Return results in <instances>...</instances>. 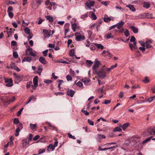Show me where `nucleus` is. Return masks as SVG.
Returning <instances> with one entry per match:
<instances>
[{
	"label": "nucleus",
	"mask_w": 155,
	"mask_h": 155,
	"mask_svg": "<svg viewBox=\"0 0 155 155\" xmlns=\"http://www.w3.org/2000/svg\"><path fill=\"white\" fill-rule=\"evenodd\" d=\"M68 137L70 138H72L73 139H76L75 137L74 136H73L71 134L69 133L68 134Z\"/></svg>",
	"instance_id": "obj_58"
},
{
	"label": "nucleus",
	"mask_w": 155,
	"mask_h": 155,
	"mask_svg": "<svg viewBox=\"0 0 155 155\" xmlns=\"http://www.w3.org/2000/svg\"><path fill=\"white\" fill-rule=\"evenodd\" d=\"M15 96H13L12 98H10L8 100H7L6 101V102L10 104L11 102H12L15 101Z\"/></svg>",
	"instance_id": "obj_25"
},
{
	"label": "nucleus",
	"mask_w": 155,
	"mask_h": 155,
	"mask_svg": "<svg viewBox=\"0 0 155 155\" xmlns=\"http://www.w3.org/2000/svg\"><path fill=\"white\" fill-rule=\"evenodd\" d=\"M86 63L88 66L90 67L93 64V62L90 60H87L86 61Z\"/></svg>",
	"instance_id": "obj_32"
},
{
	"label": "nucleus",
	"mask_w": 155,
	"mask_h": 155,
	"mask_svg": "<svg viewBox=\"0 0 155 155\" xmlns=\"http://www.w3.org/2000/svg\"><path fill=\"white\" fill-rule=\"evenodd\" d=\"M74 84H76L77 86H78L79 87H82L83 86V84L82 83L81 81H78L77 83V81H76L74 84Z\"/></svg>",
	"instance_id": "obj_22"
},
{
	"label": "nucleus",
	"mask_w": 155,
	"mask_h": 155,
	"mask_svg": "<svg viewBox=\"0 0 155 155\" xmlns=\"http://www.w3.org/2000/svg\"><path fill=\"white\" fill-rule=\"evenodd\" d=\"M124 22L123 21H120L119 22L117 23L116 25V27L118 29L121 28L124 24Z\"/></svg>",
	"instance_id": "obj_10"
},
{
	"label": "nucleus",
	"mask_w": 155,
	"mask_h": 155,
	"mask_svg": "<svg viewBox=\"0 0 155 155\" xmlns=\"http://www.w3.org/2000/svg\"><path fill=\"white\" fill-rule=\"evenodd\" d=\"M66 78L67 80L68 81H71L72 79V77L69 75H68L66 77Z\"/></svg>",
	"instance_id": "obj_40"
},
{
	"label": "nucleus",
	"mask_w": 155,
	"mask_h": 155,
	"mask_svg": "<svg viewBox=\"0 0 155 155\" xmlns=\"http://www.w3.org/2000/svg\"><path fill=\"white\" fill-rule=\"evenodd\" d=\"M38 76H35L33 78V82L34 84V87L36 88L38 86Z\"/></svg>",
	"instance_id": "obj_12"
},
{
	"label": "nucleus",
	"mask_w": 155,
	"mask_h": 155,
	"mask_svg": "<svg viewBox=\"0 0 155 155\" xmlns=\"http://www.w3.org/2000/svg\"><path fill=\"white\" fill-rule=\"evenodd\" d=\"M17 42L14 41H12L11 42V45L12 46H15L17 45Z\"/></svg>",
	"instance_id": "obj_53"
},
{
	"label": "nucleus",
	"mask_w": 155,
	"mask_h": 155,
	"mask_svg": "<svg viewBox=\"0 0 155 155\" xmlns=\"http://www.w3.org/2000/svg\"><path fill=\"white\" fill-rule=\"evenodd\" d=\"M152 43V41L150 40H149L145 41V45H146L147 48H150L151 47V46L150 44Z\"/></svg>",
	"instance_id": "obj_15"
},
{
	"label": "nucleus",
	"mask_w": 155,
	"mask_h": 155,
	"mask_svg": "<svg viewBox=\"0 0 155 155\" xmlns=\"http://www.w3.org/2000/svg\"><path fill=\"white\" fill-rule=\"evenodd\" d=\"M14 30L10 28L9 31H7V35L8 36L11 35L13 33H14Z\"/></svg>",
	"instance_id": "obj_23"
},
{
	"label": "nucleus",
	"mask_w": 155,
	"mask_h": 155,
	"mask_svg": "<svg viewBox=\"0 0 155 155\" xmlns=\"http://www.w3.org/2000/svg\"><path fill=\"white\" fill-rule=\"evenodd\" d=\"M30 128L33 130H36L37 129L36 124H33L31 123L30 124Z\"/></svg>",
	"instance_id": "obj_19"
},
{
	"label": "nucleus",
	"mask_w": 155,
	"mask_h": 155,
	"mask_svg": "<svg viewBox=\"0 0 155 155\" xmlns=\"http://www.w3.org/2000/svg\"><path fill=\"white\" fill-rule=\"evenodd\" d=\"M113 38V36L112 35V34L111 33L109 34L106 35V38L107 39L112 38Z\"/></svg>",
	"instance_id": "obj_39"
},
{
	"label": "nucleus",
	"mask_w": 155,
	"mask_h": 155,
	"mask_svg": "<svg viewBox=\"0 0 155 155\" xmlns=\"http://www.w3.org/2000/svg\"><path fill=\"white\" fill-rule=\"evenodd\" d=\"M46 19L48 20L50 23H52L54 18L51 15H47L45 16Z\"/></svg>",
	"instance_id": "obj_17"
},
{
	"label": "nucleus",
	"mask_w": 155,
	"mask_h": 155,
	"mask_svg": "<svg viewBox=\"0 0 155 155\" xmlns=\"http://www.w3.org/2000/svg\"><path fill=\"white\" fill-rule=\"evenodd\" d=\"M8 16L9 17L11 18H12L13 17V14L12 12H8Z\"/></svg>",
	"instance_id": "obj_64"
},
{
	"label": "nucleus",
	"mask_w": 155,
	"mask_h": 155,
	"mask_svg": "<svg viewBox=\"0 0 155 155\" xmlns=\"http://www.w3.org/2000/svg\"><path fill=\"white\" fill-rule=\"evenodd\" d=\"M135 38L134 36H132L131 37V39H130V41L131 42H134V41H135Z\"/></svg>",
	"instance_id": "obj_60"
},
{
	"label": "nucleus",
	"mask_w": 155,
	"mask_h": 155,
	"mask_svg": "<svg viewBox=\"0 0 155 155\" xmlns=\"http://www.w3.org/2000/svg\"><path fill=\"white\" fill-rule=\"evenodd\" d=\"M155 96L154 97H152L149 98L147 99V100L149 102H151L155 98Z\"/></svg>",
	"instance_id": "obj_55"
},
{
	"label": "nucleus",
	"mask_w": 155,
	"mask_h": 155,
	"mask_svg": "<svg viewBox=\"0 0 155 155\" xmlns=\"http://www.w3.org/2000/svg\"><path fill=\"white\" fill-rule=\"evenodd\" d=\"M32 51V48L30 47V46H29L27 49H26L25 51V54L26 55H28V52H31V51Z\"/></svg>",
	"instance_id": "obj_28"
},
{
	"label": "nucleus",
	"mask_w": 155,
	"mask_h": 155,
	"mask_svg": "<svg viewBox=\"0 0 155 155\" xmlns=\"http://www.w3.org/2000/svg\"><path fill=\"white\" fill-rule=\"evenodd\" d=\"M129 45L131 51H133V48L135 49H136L137 48V43L136 41H134L133 43V44L130 43L129 44Z\"/></svg>",
	"instance_id": "obj_8"
},
{
	"label": "nucleus",
	"mask_w": 155,
	"mask_h": 155,
	"mask_svg": "<svg viewBox=\"0 0 155 155\" xmlns=\"http://www.w3.org/2000/svg\"><path fill=\"white\" fill-rule=\"evenodd\" d=\"M84 108L81 110V111L83 112L86 115H89V113L87 111L84 110Z\"/></svg>",
	"instance_id": "obj_49"
},
{
	"label": "nucleus",
	"mask_w": 155,
	"mask_h": 155,
	"mask_svg": "<svg viewBox=\"0 0 155 155\" xmlns=\"http://www.w3.org/2000/svg\"><path fill=\"white\" fill-rule=\"evenodd\" d=\"M95 45L98 48H100L101 49H104V47L101 44H98L96 43Z\"/></svg>",
	"instance_id": "obj_31"
},
{
	"label": "nucleus",
	"mask_w": 155,
	"mask_h": 155,
	"mask_svg": "<svg viewBox=\"0 0 155 155\" xmlns=\"http://www.w3.org/2000/svg\"><path fill=\"white\" fill-rule=\"evenodd\" d=\"M51 30H50V32H49L48 31L47 29H44L43 30V32L44 33V36L45 38H48L50 36V32Z\"/></svg>",
	"instance_id": "obj_7"
},
{
	"label": "nucleus",
	"mask_w": 155,
	"mask_h": 155,
	"mask_svg": "<svg viewBox=\"0 0 155 155\" xmlns=\"http://www.w3.org/2000/svg\"><path fill=\"white\" fill-rule=\"evenodd\" d=\"M13 75L14 76L16 84H18L22 80L23 77V75H19L17 74L16 73H14Z\"/></svg>",
	"instance_id": "obj_1"
},
{
	"label": "nucleus",
	"mask_w": 155,
	"mask_h": 155,
	"mask_svg": "<svg viewBox=\"0 0 155 155\" xmlns=\"http://www.w3.org/2000/svg\"><path fill=\"white\" fill-rule=\"evenodd\" d=\"M101 64L100 61L97 59H96L94 61V63L92 66V68L94 71H95L98 68L100 65Z\"/></svg>",
	"instance_id": "obj_5"
},
{
	"label": "nucleus",
	"mask_w": 155,
	"mask_h": 155,
	"mask_svg": "<svg viewBox=\"0 0 155 155\" xmlns=\"http://www.w3.org/2000/svg\"><path fill=\"white\" fill-rule=\"evenodd\" d=\"M24 31L27 34H30L31 33L30 30L28 27H26L25 28Z\"/></svg>",
	"instance_id": "obj_33"
},
{
	"label": "nucleus",
	"mask_w": 155,
	"mask_h": 155,
	"mask_svg": "<svg viewBox=\"0 0 155 155\" xmlns=\"http://www.w3.org/2000/svg\"><path fill=\"white\" fill-rule=\"evenodd\" d=\"M77 25L76 23H74L72 25V28L73 30V31L74 32H75L76 31V28Z\"/></svg>",
	"instance_id": "obj_38"
},
{
	"label": "nucleus",
	"mask_w": 155,
	"mask_h": 155,
	"mask_svg": "<svg viewBox=\"0 0 155 155\" xmlns=\"http://www.w3.org/2000/svg\"><path fill=\"white\" fill-rule=\"evenodd\" d=\"M51 8H49V10H51L52 9V7H53V8L54 9V7L56 5V4L55 2H51L50 4Z\"/></svg>",
	"instance_id": "obj_36"
},
{
	"label": "nucleus",
	"mask_w": 155,
	"mask_h": 155,
	"mask_svg": "<svg viewBox=\"0 0 155 155\" xmlns=\"http://www.w3.org/2000/svg\"><path fill=\"white\" fill-rule=\"evenodd\" d=\"M5 82L7 83L5 85L7 87H11L13 85L12 80V78L5 79Z\"/></svg>",
	"instance_id": "obj_4"
},
{
	"label": "nucleus",
	"mask_w": 155,
	"mask_h": 155,
	"mask_svg": "<svg viewBox=\"0 0 155 155\" xmlns=\"http://www.w3.org/2000/svg\"><path fill=\"white\" fill-rule=\"evenodd\" d=\"M55 147L53 144H50L47 147V150L48 151H52L54 149Z\"/></svg>",
	"instance_id": "obj_18"
},
{
	"label": "nucleus",
	"mask_w": 155,
	"mask_h": 155,
	"mask_svg": "<svg viewBox=\"0 0 155 155\" xmlns=\"http://www.w3.org/2000/svg\"><path fill=\"white\" fill-rule=\"evenodd\" d=\"M52 82V81L50 80H46L44 81V82L47 84H49L50 83H51Z\"/></svg>",
	"instance_id": "obj_61"
},
{
	"label": "nucleus",
	"mask_w": 155,
	"mask_h": 155,
	"mask_svg": "<svg viewBox=\"0 0 155 155\" xmlns=\"http://www.w3.org/2000/svg\"><path fill=\"white\" fill-rule=\"evenodd\" d=\"M76 36L75 40L78 41L84 40L85 39L84 36H82L79 33H76L75 34Z\"/></svg>",
	"instance_id": "obj_2"
},
{
	"label": "nucleus",
	"mask_w": 155,
	"mask_h": 155,
	"mask_svg": "<svg viewBox=\"0 0 155 155\" xmlns=\"http://www.w3.org/2000/svg\"><path fill=\"white\" fill-rule=\"evenodd\" d=\"M13 55L14 57L15 58H17L18 57V54L16 52L14 51Z\"/></svg>",
	"instance_id": "obj_44"
},
{
	"label": "nucleus",
	"mask_w": 155,
	"mask_h": 155,
	"mask_svg": "<svg viewBox=\"0 0 155 155\" xmlns=\"http://www.w3.org/2000/svg\"><path fill=\"white\" fill-rule=\"evenodd\" d=\"M87 121L89 124L91 126H93L94 125V124L93 122L90 119H88L87 120Z\"/></svg>",
	"instance_id": "obj_50"
},
{
	"label": "nucleus",
	"mask_w": 155,
	"mask_h": 155,
	"mask_svg": "<svg viewBox=\"0 0 155 155\" xmlns=\"http://www.w3.org/2000/svg\"><path fill=\"white\" fill-rule=\"evenodd\" d=\"M142 81L145 84H146L150 82V80L147 77H145L144 79Z\"/></svg>",
	"instance_id": "obj_34"
},
{
	"label": "nucleus",
	"mask_w": 155,
	"mask_h": 155,
	"mask_svg": "<svg viewBox=\"0 0 155 155\" xmlns=\"http://www.w3.org/2000/svg\"><path fill=\"white\" fill-rule=\"evenodd\" d=\"M32 84V82L31 81H29L26 84V87L27 88H28L31 86Z\"/></svg>",
	"instance_id": "obj_54"
},
{
	"label": "nucleus",
	"mask_w": 155,
	"mask_h": 155,
	"mask_svg": "<svg viewBox=\"0 0 155 155\" xmlns=\"http://www.w3.org/2000/svg\"><path fill=\"white\" fill-rule=\"evenodd\" d=\"M75 93V91H74L71 90H69L67 91V95L72 97H73Z\"/></svg>",
	"instance_id": "obj_14"
},
{
	"label": "nucleus",
	"mask_w": 155,
	"mask_h": 155,
	"mask_svg": "<svg viewBox=\"0 0 155 155\" xmlns=\"http://www.w3.org/2000/svg\"><path fill=\"white\" fill-rule=\"evenodd\" d=\"M74 54V49H71L69 52V55L71 56H73Z\"/></svg>",
	"instance_id": "obj_43"
},
{
	"label": "nucleus",
	"mask_w": 155,
	"mask_h": 155,
	"mask_svg": "<svg viewBox=\"0 0 155 155\" xmlns=\"http://www.w3.org/2000/svg\"><path fill=\"white\" fill-rule=\"evenodd\" d=\"M48 51V49H47L42 52V53L44 56L46 57L47 56Z\"/></svg>",
	"instance_id": "obj_47"
},
{
	"label": "nucleus",
	"mask_w": 155,
	"mask_h": 155,
	"mask_svg": "<svg viewBox=\"0 0 155 155\" xmlns=\"http://www.w3.org/2000/svg\"><path fill=\"white\" fill-rule=\"evenodd\" d=\"M36 53H35L32 51H31V52H30L29 53V54L31 56L34 57L36 56Z\"/></svg>",
	"instance_id": "obj_46"
},
{
	"label": "nucleus",
	"mask_w": 155,
	"mask_h": 155,
	"mask_svg": "<svg viewBox=\"0 0 155 155\" xmlns=\"http://www.w3.org/2000/svg\"><path fill=\"white\" fill-rule=\"evenodd\" d=\"M147 132L151 135H155V127L152 126L150 127L147 129Z\"/></svg>",
	"instance_id": "obj_6"
},
{
	"label": "nucleus",
	"mask_w": 155,
	"mask_h": 155,
	"mask_svg": "<svg viewBox=\"0 0 155 155\" xmlns=\"http://www.w3.org/2000/svg\"><path fill=\"white\" fill-rule=\"evenodd\" d=\"M21 130V129L19 128V127H18L15 130V135L16 137L18 136L19 135V132Z\"/></svg>",
	"instance_id": "obj_30"
},
{
	"label": "nucleus",
	"mask_w": 155,
	"mask_h": 155,
	"mask_svg": "<svg viewBox=\"0 0 155 155\" xmlns=\"http://www.w3.org/2000/svg\"><path fill=\"white\" fill-rule=\"evenodd\" d=\"M127 7H128L130 10L133 12L135 11V8L133 5H127Z\"/></svg>",
	"instance_id": "obj_24"
},
{
	"label": "nucleus",
	"mask_w": 155,
	"mask_h": 155,
	"mask_svg": "<svg viewBox=\"0 0 155 155\" xmlns=\"http://www.w3.org/2000/svg\"><path fill=\"white\" fill-rule=\"evenodd\" d=\"M88 16V13H86L85 14L81 16V18L82 19H84L86 18Z\"/></svg>",
	"instance_id": "obj_51"
},
{
	"label": "nucleus",
	"mask_w": 155,
	"mask_h": 155,
	"mask_svg": "<svg viewBox=\"0 0 155 155\" xmlns=\"http://www.w3.org/2000/svg\"><path fill=\"white\" fill-rule=\"evenodd\" d=\"M132 88L136 89L137 88H140V87L139 85H135L131 87Z\"/></svg>",
	"instance_id": "obj_62"
},
{
	"label": "nucleus",
	"mask_w": 155,
	"mask_h": 155,
	"mask_svg": "<svg viewBox=\"0 0 155 155\" xmlns=\"http://www.w3.org/2000/svg\"><path fill=\"white\" fill-rule=\"evenodd\" d=\"M143 6L144 8H148L150 7V5L148 2H144L143 4Z\"/></svg>",
	"instance_id": "obj_26"
},
{
	"label": "nucleus",
	"mask_w": 155,
	"mask_h": 155,
	"mask_svg": "<svg viewBox=\"0 0 155 155\" xmlns=\"http://www.w3.org/2000/svg\"><path fill=\"white\" fill-rule=\"evenodd\" d=\"M39 62L43 64H45L47 63V61L43 57H40L39 59Z\"/></svg>",
	"instance_id": "obj_13"
},
{
	"label": "nucleus",
	"mask_w": 155,
	"mask_h": 155,
	"mask_svg": "<svg viewBox=\"0 0 155 155\" xmlns=\"http://www.w3.org/2000/svg\"><path fill=\"white\" fill-rule=\"evenodd\" d=\"M104 69H103L102 71H99L97 72L98 76L101 79H103L106 76V74L104 72Z\"/></svg>",
	"instance_id": "obj_3"
},
{
	"label": "nucleus",
	"mask_w": 155,
	"mask_h": 155,
	"mask_svg": "<svg viewBox=\"0 0 155 155\" xmlns=\"http://www.w3.org/2000/svg\"><path fill=\"white\" fill-rule=\"evenodd\" d=\"M55 45L54 44H52L51 43H49L48 44V47L50 48H54L55 47Z\"/></svg>",
	"instance_id": "obj_57"
},
{
	"label": "nucleus",
	"mask_w": 155,
	"mask_h": 155,
	"mask_svg": "<svg viewBox=\"0 0 155 155\" xmlns=\"http://www.w3.org/2000/svg\"><path fill=\"white\" fill-rule=\"evenodd\" d=\"M139 42L141 45L142 47H144L145 46V43L143 41H139Z\"/></svg>",
	"instance_id": "obj_63"
},
{
	"label": "nucleus",
	"mask_w": 155,
	"mask_h": 155,
	"mask_svg": "<svg viewBox=\"0 0 155 155\" xmlns=\"http://www.w3.org/2000/svg\"><path fill=\"white\" fill-rule=\"evenodd\" d=\"M34 98V97L33 95H32L30 97L28 98L29 100H28V102H27V103H26V104H27L29 103L30 102H31V100H32V99H33Z\"/></svg>",
	"instance_id": "obj_42"
},
{
	"label": "nucleus",
	"mask_w": 155,
	"mask_h": 155,
	"mask_svg": "<svg viewBox=\"0 0 155 155\" xmlns=\"http://www.w3.org/2000/svg\"><path fill=\"white\" fill-rule=\"evenodd\" d=\"M57 62L59 63H62L63 64H69V63L66 61L63 60L62 59H60L57 61Z\"/></svg>",
	"instance_id": "obj_35"
},
{
	"label": "nucleus",
	"mask_w": 155,
	"mask_h": 155,
	"mask_svg": "<svg viewBox=\"0 0 155 155\" xmlns=\"http://www.w3.org/2000/svg\"><path fill=\"white\" fill-rule=\"evenodd\" d=\"M111 20L110 17H104V21L105 22H108Z\"/></svg>",
	"instance_id": "obj_27"
},
{
	"label": "nucleus",
	"mask_w": 155,
	"mask_h": 155,
	"mask_svg": "<svg viewBox=\"0 0 155 155\" xmlns=\"http://www.w3.org/2000/svg\"><path fill=\"white\" fill-rule=\"evenodd\" d=\"M91 16L92 18L94 20H95L97 19V17L94 13H92L91 15Z\"/></svg>",
	"instance_id": "obj_45"
},
{
	"label": "nucleus",
	"mask_w": 155,
	"mask_h": 155,
	"mask_svg": "<svg viewBox=\"0 0 155 155\" xmlns=\"http://www.w3.org/2000/svg\"><path fill=\"white\" fill-rule=\"evenodd\" d=\"M129 125V123H126L122 125H120V127H122L123 130H124L127 128L128 127Z\"/></svg>",
	"instance_id": "obj_21"
},
{
	"label": "nucleus",
	"mask_w": 155,
	"mask_h": 155,
	"mask_svg": "<svg viewBox=\"0 0 155 155\" xmlns=\"http://www.w3.org/2000/svg\"><path fill=\"white\" fill-rule=\"evenodd\" d=\"M110 102H111L110 100H105L104 101V102H103L102 103L103 104H109L110 103Z\"/></svg>",
	"instance_id": "obj_56"
},
{
	"label": "nucleus",
	"mask_w": 155,
	"mask_h": 155,
	"mask_svg": "<svg viewBox=\"0 0 155 155\" xmlns=\"http://www.w3.org/2000/svg\"><path fill=\"white\" fill-rule=\"evenodd\" d=\"M94 2L93 1L88 2L86 3V5L89 8L91 9V7H93L94 4Z\"/></svg>",
	"instance_id": "obj_11"
},
{
	"label": "nucleus",
	"mask_w": 155,
	"mask_h": 155,
	"mask_svg": "<svg viewBox=\"0 0 155 155\" xmlns=\"http://www.w3.org/2000/svg\"><path fill=\"white\" fill-rule=\"evenodd\" d=\"M130 28L134 33L137 34L138 33V29L137 28L135 27L134 26H130Z\"/></svg>",
	"instance_id": "obj_16"
},
{
	"label": "nucleus",
	"mask_w": 155,
	"mask_h": 155,
	"mask_svg": "<svg viewBox=\"0 0 155 155\" xmlns=\"http://www.w3.org/2000/svg\"><path fill=\"white\" fill-rule=\"evenodd\" d=\"M23 109V108H22L20 109V110L18 112V113L17 114V116L18 117L20 116L21 115V112L22 111Z\"/></svg>",
	"instance_id": "obj_52"
},
{
	"label": "nucleus",
	"mask_w": 155,
	"mask_h": 155,
	"mask_svg": "<svg viewBox=\"0 0 155 155\" xmlns=\"http://www.w3.org/2000/svg\"><path fill=\"white\" fill-rule=\"evenodd\" d=\"M40 137L39 135H36L33 139V140L34 141H36L38 139H39L40 138Z\"/></svg>",
	"instance_id": "obj_59"
},
{
	"label": "nucleus",
	"mask_w": 155,
	"mask_h": 155,
	"mask_svg": "<svg viewBox=\"0 0 155 155\" xmlns=\"http://www.w3.org/2000/svg\"><path fill=\"white\" fill-rule=\"evenodd\" d=\"M124 34L125 36L127 37L130 35V33L128 30L127 29H126L124 32Z\"/></svg>",
	"instance_id": "obj_41"
},
{
	"label": "nucleus",
	"mask_w": 155,
	"mask_h": 155,
	"mask_svg": "<svg viewBox=\"0 0 155 155\" xmlns=\"http://www.w3.org/2000/svg\"><path fill=\"white\" fill-rule=\"evenodd\" d=\"M19 121L18 118H15L13 120V123L15 124H17L19 123Z\"/></svg>",
	"instance_id": "obj_48"
},
{
	"label": "nucleus",
	"mask_w": 155,
	"mask_h": 155,
	"mask_svg": "<svg viewBox=\"0 0 155 155\" xmlns=\"http://www.w3.org/2000/svg\"><path fill=\"white\" fill-rule=\"evenodd\" d=\"M22 141V147L23 148H26L29 145V142L25 139H23Z\"/></svg>",
	"instance_id": "obj_9"
},
{
	"label": "nucleus",
	"mask_w": 155,
	"mask_h": 155,
	"mask_svg": "<svg viewBox=\"0 0 155 155\" xmlns=\"http://www.w3.org/2000/svg\"><path fill=\"white\" fill-rule=\"evenodd\" d=\"M32 60V58L30 57H25L23 58L22 61H26L30 62Z\"/></svg>",
	"instance_id": "obj_20"
},
{
	"label": "nucleus",
	"mask_w": 155,
	"mask_h": 155,
	"mask_svg": "<svg viewBox=\"0 0 155 155\" xmlns=\"http://www.w3.org/2000/svg\"><path fill=\"white\" fill-rule=\"evenodd\" d=\"M122 131L121 128L119 127H115L114 130V131L115 132L116 131L121 132Z\"/></svg>",
	"instance_id": "obj_37"
},
{
	"label": "nucleus",
	"mask_w": 155,
	"mask_h": 155,
	"mask_svg": "<svg viewBox=\"0 0 155 155\" xmlns=\"http://www.w3.org/2000/svg\"><path fill=\"white\" fill-rule=\"evenodd\" d=\"M80 81H81V82L83 83H84L86 85H87L86 84L87 83H88L90 81V80L87 79V78L81 79Z\"/></svg>",
	"instance_id": "obj_29"
}]
</instances>
